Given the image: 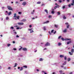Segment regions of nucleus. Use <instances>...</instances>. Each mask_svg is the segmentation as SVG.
<instances>
[{
    "label": "nucleus",
    "instance_id": "nucleus-1",
    "mask_svg": "<svg viewBox=\"0 0 74 74\" xmlns=\"http://www.w3.org/2000/svg\"><path fill=\"white\" fill-rule=\"evenodd\" d=\"M7 8H8L9 10H12V8H11V6H7Z\"/></svg>",
    "mask_w": 74,
    "mask_h": 74
},
{
    "label": "nucleus",
    "instance_id": "nucleus-2",
    "mask_svg": "<svg viewBox=\"0 0 74 74\" xmlns=\"http://www.w3.org/2000/svg\"><path fill=\"white\" fill-rule=\"evenodd\" d=\"M16 18H14V19H15V20H17V19H19V18H20V17L19 16H17Z\"/></svg>",
    "mask_w": 74,
    "mask_h": 74
},
{
    "label": "nucleus",
    "instance_id": "nucleus-3",
    "mask_svg": "<svg viewBox=\"0 0 74 74\" xmlns=\"http://www.w3.org/2000/svg\"><path fill=\"white\" fill-rule=\"evenodd\" d=\"M18 25L21 26V25H23L24 23H18Z\"/></svg>",
    "mask_w": 74,
    "mask_h": 74
},
{
    "label": "nucleus",
    "instance_id": "nucleus-4",
    "mask_svg": "<svg viewBox=\"0 0 74 74\" xmlns=\"http://www.w3.org/2000/svg\"><path fill=\"white\" fill-rule=\"evenodd\" d=\"M50 45V43L48 42H47L45 44V46H49Z\"/></svg>",
    "mask_w": 74,
    "mask_h": 74
},
{
    "label": "nucleus",
    "instance_id": "nucleus-5",
    "mask_svg": "<svg viewBox=\"0 0 74 74\" xmlns=\"http://www.w3.org/2000/svg\"><path fill=\"white\" fill-rule=\"evenodd\" d=\"M26 4H27V3H26V2H24L23 3L22 5H25Z\"/></svg>",
    "mask_w": 74,
    "mask_h": 74
},
{
    "label": "nucleus",
    "instance_id": "nucleus-6",
    "mask_svg": "<svg viewBox=\"0 0 74 74\" xmlns=\"http://www.w3.org/2000/svg\"><path fill=\"white\" fill-rule=\"evenodd\" d=\"M23 50L24 51H27V49L26 48H23Z\"/></svg>",
    "mask_w": 74,
    "mask_h": 74
},
{
    "label": "nucleus",
    "instance_id": "nucleus-7",
    "mask_svg": "<svg viewBox=\"0 0 74 74\" xmlns=\"http://www.w3.org/2000/svg\"><path fill=\"white\" fill-rule=\"evenodd\" d=\"M71 39H69V38H66L65 39V41H67V40H71Z\"/></svg>",
    "mask_w": 74,
    "mask_h": 74
},
{
    "label": "nucleus",
    "instance_id": "nucleus-8",
    "mask_svg": "<svg viewBox=\"0 0 74 74\" xmlns=\"http://www.w3.org/2000/svg\"><path fill=\"white\" fill-rule=\"evenodd\" d=\"M70 43H71V41H70L67 42V44L68 45L69 44H70Z\"/></svg>",
    "mask_w": 74,
    "mask_h": 74
},
{
    "label": "nucleus",
    "instance_id": "nucleus-9",
    "mask_svg": "<svg viewBox=\"0 0 74 74\" xmlns=\"http://www.w3.org/2000/svg\"><path fill=\"white\" fill-rule=\"evenodd\" d=\"M26 20L25 19H24L21 20V22H26Z\"/></svg>",
    "mask_w": 74,
    "mask_h": 74
},
{
    "label": "nucleus",
    "instance_id": "nucleus-10",
    "mask_svg": "<svg viewBox=\"0 0 74 74\" xmlns=\"http://www.w3.org/2000/svg\"><path fill=\"white\" fill-rule=\"evenodd\" d=\"M48 22H49V21H47L46 22L44 23H43L44 24H45V23H48Z\"/></svg>",
    "mask_w": 74,
    "mask_h": 74
},
{
    "label": "nucleus",
    "instance_id": "nucleus-11",
    "mask_svg": "<svg viewBox=\"0 0 74 74\" xmlns=\"http://www.w3.org/2000/svg\"><path fill=\"white\" fill-rule=\"evenodd\" d=\"M14 18H16L17 16H16V13L14 14Z\"/></svg>",
    "mask_w": 74,
    "mask_h": 74
},
{
    "label": "nucleus",
    "instance_id": "nucleus-12",
    "mask_svg": "<svg viewBox=\"0 0 74 74\" xmlns=\"http://www.w3.org/2000/svg\"><path fill=\"white\" fill-rule=\"evenodd\" d=\"M45 12H46L47 14H48V10H47L45 9Z\"/></svg>",
    "mask_w": 74,
    "mask_h": 74
},
{
    "label": "nucleus",
    "instance_id": "nucleus-13",
    "mask_svg": "<svg viewBox=\"0 0 74 74\" xmlns=\"http://www.w3.org/2000/svg\"><path fill=\"white\" fill-rule=\"evenodd\" d=\"M60 58H63L64 57V56L62 55H60Z\"/></svg>",
    "mask_w": 74,
    "mask_h": 74
},
{
    "label": "nucleus",
    "instance_id": "nucleus-14",
    "mask_svg": "<svg viewBox=\"0 0 74 74\" xmlns=\"http://www.w3.org/2000/svg\"><path fill=\"white\" fill-rule=\"evenodd\" d=\"M67 32V29H65L63 31V32H64V33H65V32Z\"/></svg>",
    "mask_w": 74,
    "mask_h": 74
},
{
    "label": "nucleus",
    "instance_id": "nucleus-15",
    "mask_svg": "<svg viewBox=\"0 0 74 74\" xmlns=\"http://www.w3.org/2000/svg\"><path fill=\"white\" fill-rule=\"evenodd\" d=\"M39 61H42L43 60V59L42 58H41L39 59Z\"/></svg>",
    "mask_w": 74,
    "mask_h": 74
},
{
    "label": "nucleus",
    "instance_id": "nucleus-16",
    "mask_svg": "<svg viewBox=\"0 0 74 74\" xmlns=\"http://www.w3.org/2000/svg\"><path fill=\"white\" fill-rule=\"evenodd\" d=\"M55 27H56L57 28V27H58V25H55Z\"/></svg>",
    "mask_w": 74,
    "mask_h": 74
},
{
    "label": "nucleus",
    "instance_id": "nucleus-17",
    "mask_svg": "<svg viewBox=\"0 0 74 74\" xmlns=\"http://www.w3.org/2000/svg\"><path fill=\"white\" fill-rule=\"evenodd\" d=\"M74 49H72L71 50V52H72V53H73L74 52Z\"/></svg>",
    "mask_w": 74,
    "mask_h": 74
},
{
    "label": "nucleus",
    "instance_id": "nucleus-18",
    "mask_svg": "<svg viewBox=\"0 0 74 74\" xmlns=\"http://www.w3.org/2000/svg\"><path fill=\"white\" fill-rule=\"evenodd\" d=\"M66 64V62H64V63L62 64L63 65H65Z\"/></svg>",
    "mask_w": 74,
    "mask_h": 74
},
{
    "label": "nucleus",
    "instance_id": "nucleus-19",
    "mask_svg": "<svg viewBox=\"0 0 74 74\" xmlns=\"http://www.w3.org/2000/svg\"><path fill=\"white\" fill-rule=\"evenodd\" d=\"M69 53L71 55H73V53H71L70 52H69Z\"/></svg>",
    "mask_w": 74,
    "mask_h": 74
},
{
    "label": "nucleus",
    "instance_id": "nucleus-20",
    "mask_svg": "<svg viewBox=\"0 0 74 74\" xmlns=\"http://www.w3.org/2000/svg\"><path fill=\"white\" fill-rule=\"evenodd\" d=\"M23 70V67H21L20 69V71H22Z\"/></svg>",
    "mask_w": 74,
    "mask_h": 74
},
{
    "label": "nucleus",
    "instance_id": "nucleus-21",
    "mask_svg": "<svg viewBox=\"0 0 74 74\" xmlns=\"http://www.w3.org/2000/svg\"><path fill=\"white\" fill-rule=\"evenodd\" d=\"M10 14H11V11H10L9 12V13H8V15H10Z\"/></svg>",
    "mask_w": 74,
    "mask_h": 74
},
{
    "label": "nucleus",
    "instance_id": "nucleus-22",
    "mask_svg": "<svg viewBox=\"0 0 74 74\" xmlns=\"http://www.w3.org/2000/svg\"><path fill=\"white\" fill-rule=\"evenodd\" d=\"M23 67H25V68H27V66L25 65L23 66Z\"/></svg>",
    "mask_w": 74,
    "mask_h": 74
},
{
    "label": "nucleus",
    "instance_id": "nucleus-23",
    "mask_svg": "<svg viewBox=\"0 0 74 74\" xmlns=\"http://www.w3.org/2000/svg\"><path fill=\"white\" fill-rule=\"evenodd\" d=\"M22 48H23V47H21V48L19 49V50L21 51V49H22Z\"/></svg>",
    "mask_w": 74,
    "mask_h": 74
},
{
    "label": "nucleus",
    "instance_id": "nucleus-24",
    "mask_svg": "<svg viewBox=\"0 0 74 74\" xmlns=\"http://www.w3.org/2000/svg\"><path fill=\"white\" fill-rule=\"evenodd\" d=\"M58 45L59 46H60V45H62V44H61V43H58Z\"/></svg>",
    "mask_w": 74,
    "mask_h": 74
},
{
    "label": "nucleus",
    "instance_id": "nucleus-25",
    "mask_svg": "<svg viewBox=\"0 0 74 74\" xmlns=\"http://www.w3.org/2000/svg\"><path fill=\"white\" fill-rule=\"evenodd\" d=\"M10 46H11V44H8V47H10Z\"/></svg>",
    "mask_w": 74,
    "mask_h": 74
},
{
    "label": "nucleus",
    "instance_id": "nucleus-26",
    "mask_svg": "<svg viewBox=\"0 0 74 74\" xmlns=\"http://www.w3.org/2000/svg\"><path fill=\"white\" fill-rule=\"evenodd\" d=\"M43 29L44 30H46V28H45V27H43Z\"/></svg>",
    "mask_w": 74,
    "mask_h": 74
},
{
    "label": "nucleus",
    "instance_id": "nucleus-27",
    "mask_svg": "<svg viewBox=\"0 0 74 74\" xmlns=\"http://www.w3.org/2000/svg\"><path fill=\"white\" fill-rule=\"evenodd\" d=\"M58 14V15H60V12H57Z\"/></svg>",
    "mask_w": 74,
    "mask_h": 74
},
{
    "label": "nucleus",
    "instance_id": "nucleus-28",
    "mask_svg": "<svg viewBox=\"0 0 74 74\" xmlns=\"http://www.w3.org/2000/svg\"><path fill=\"white\" fill-rule=\"evenodd\" d=\"M66 7V5H64V6H63L62 7V8L63 9H64V8H65V7Z\"/></svg>",
    "mask_w": 74,
    "mask_h": 74
},
{
    "label": "nucleus",
    "instance_id": "nucleus-29",
    "mask_svg": "<svg viewBox=\"0 0 74 74\" xmlns=\"http://www.w3.org/2000/svg\"><path fill=\"white\" fill-rule=\"evenodd\" d=\"M70 26V25H68L67 26V28H69V27Z\"/></svg>",
    "mask_w": 74,
    "mask_h": 74
},
{
    "label": "nucleus",
    "instance_id": "nucleus-30",
    "mask_svg": "<svg viewBox=\"0 0 74 74\" xmlns=\"http://www.w3.org/2000/svg\"><path fill=\"white\" fill-rule=\"evenodd\" d=\"M56 6L57 7V8H59V7H60L59 5H57V6Z\"/></svg>",
    "mask_w": 74,
    "mask_h": 74
},
{
    "label": "nucleus",
    "instance_id": "nucleus-31",
    "mask_svg": "<svg viewBox=\"0 0 74 74\" xmlns=\"http://www.w3.org/2000/svg\"><path fill=\"white\" fill-rule=\"evenodd\" d=\"M34 11H35L34 10H33V12H31L32 14H34Z\"/></svg>",
    "mask_w": 74,
    "mask_h": 74
},
{
    "label": "nucleus",
    "instance_id": "nucleus-32",
    "mask_svg": "<svg viewBox=\"0 0 74 74\" xmlns=\"http://www.w3.org/2000/svg\"><path fill=\"white\" fill-rule=\"evenodd\" d=\"M68 62H69V61H70V58H68Z\"/></svg>",
    "mask_w": 74,
    "mask_h": 74
},
{
    "label": "nucleus",
    "instance_id": "nucleus-33",
    "mask_svg": "<svg viewBox=\"0 0 74 74\" xmlns=\"http://www.w3.org/2000/svg\"><path fill=\"white\" fill-rule=\"evenodd\" d=\"M63 18L64 19H66V16H63Z\"/></svg>",
    "mask_w": 74,
    "mask_h": 74
},
{
    "label": "nucleus",
    "instance_id": "nucleus-34",
    "mask_svg": "<svg viewBox=\"0 0 74 74\" xmlns=\"http://www.w3.org/2000/svg\"><path fill=\"white\" fill-rule=\"evenodd\" d=\"M51 13L53 14L55 13V12H54V11H52Z\"/></svg>",
    "mask_w": 74,
    "mask_h": 74
},
{
    "label": "nucleus",
    "instance_id": "nucleus-35",
    "mask_svg": "<svg viewBox=\"0 0 74 74\" xmlns=\"http://www.w3.org/2000/svg\"><path fill=\"white\" fill-rule=\"evenodd\" d=\"M59 72H60V73L61 74H62V72H63V71H59Z\"/></svg>",
    "mask_w": 74,
    "mask_h": 74
},
{
    "label": "nucleus",
    "instance_id": "nucleus-36",
    "mask_svg": "<svg viewBox=\"0 0 74 74\" xmlns=\"http://www.w3.org/2000/svg\"><path fill=\"white\" fill-rule=\"evenodd\" d=\"M61 39H62V41H64V40H65L64 39V38H62Z\"/></svg>",
    "mask_w": 74,
    "mask_h": 74
},
{
    "label": "nucleus",
    "instance_id": "nucleus-37",
    "mask_svg": "<svg viewBox=\"0 0 74 74\" xmlns=\"http://www.w3.org/2000/svg\"><path fill=\"white\" fill-rule=\"evenodd\" d=\"M37 4H41V2H37Z\"/></svg>",
    "mask_w": 74,
    "mask_h": 74
},
{
    "label": "nucleus",
    "instance_id": "nucleus-38",
    "mask_svg": "<svg viewBox=\"0 0 74 74\" xmlns=\"http://www.w3.org/2000/svg\"><path fill=\"white\" fill-rule=\"evenodd\" d=\"M53 31H54V29L52 30L51 32V33H53Z\"/></svg>",
    "mask_w": 74,
    "mask_h": 74
},
{
    "label": "nucleus",
    "instance_id": "nucleus-39",
    "mask_svg": "<svg viewBox=\"0 0 74 74\" xmlns=\"http://www.w3.org/2000/svg\"><path fill=\"white\" fill-rule=\"evenodd\" d=\"M9 19V18H8V17H6V20H8Z\"/></svg>",
    "mask_w": 74,
    "mask_h": 74
},
{
    "label": "nucleus",
    "instance_id": "nucleus-40",
    "mask_svg": "<svg viewBox=\"0 0 74 74\" xmlns=\"http://www.w3.org/2000/svg\"><path fill=\"white\" fill-rule=\"evenodd\" d=\"M16 64H16V63L15 64V66H14V67H16Z\"/></svg>",
    "mask_w": 74,
    "mask_h": 74
},
{
    "label": "nucleus",
    "instance_id": "nucleus-41",
    "mask_svg": "<svg viewBox=\"0 0 74 74\" xmlns=\"http://www.w3.org/2000/svg\"><path fill=\"white\" fill-rule=\"evenodd\" d=\"M44 5H45V4H42L41 5V6H44Z\"/></svg>",
    "mask_w": 74,
    "mask_h": 74
},
{
    "label": "nucleus",
    "instance_id": "nucleus-42",
    "mask_svg": "<svg viewBox=\"0 0 74 74\" xmlns=\"http://www.w3.org/2000/svg\"><path fill=\"white\" fill-rule=\"evenodd\" d=\"M13 50H14V51H16V49L15 48H13Z\"/></svg>",
    "mask_w": 74,
    "mask_h": 74
},
{
    "label": "nucleus",
    "instance_id": "nucleus-43",
    "mask_svg": "<svg viewBox=\"0 0 74 74\" xmlns=\"http://www.w3.org/2000/svg\"><path fill=\"white\" fill-rule=\"evenodd\" d=\"M64 60H66L67 59V57H66L65 56L64 57Z\"/></svg>",
    "mask_w": 74,
    "mask_h": 74
},
{
    "label": "nucleus",
    "instance_id": "nucleus-44",
    "mask_svg": "<svg viewBox=\"0 0 74 74\" xmlns=\"http://www.w3.org/2000/svg\"><path fill=\"white\" fill-rule=\"evenodd\" d=\"M49 34H50V35H51V34H51V32H50V31H49Z\"/></svg>",
    "mask_w": 74,
    "mask_h": 74
},
{
    "label": "nucleus",
    "instance_id": "nucleus-45",
    "mask_svg": "<svg viewBox=\"0 0 74 74\" xmlns=\"http://www.w3.org/2000/svg\"><path fill=\"white\" fill-rule=\"evenodd\" d=\"M65 25H69V23H65Z\"/></svg>",
    "mask_w": 74,
    "mask_h": 74
},
{
    "label": "nucleus",
    "instance_id": "nucleus-46",
    "mask_svg": "<svg viewBox=\"0 0 74 74\" xmlns=\"http://www.w3.org/2000/svg\"><path fill=\"white\" fill-rule=\"evenodd\" d=\"M33 32H34V31H33V30H32V31L30 32V33H33Z\"/></svg>",
    "mask_w": 74,
    "mask_h": 74
},
{
    "label": "nucleus",
    "instance_id": "nucleus-47",
    "mask_svg": "<svg viewBox=\"0 0 74 74\" xmlns=\"http://www.w3.org/2000/svg\"><path fill=\"white\" fill-rule=\"evenodd\" d=\"M10 29H14V27H12L10 28Z\"/></svg>",
    "mask_w": 74,
    "mask_h": 74
},
{
    "label": "nucleus",
    "instance_id": "nucleus-48",
    "mask_svg": "<svg viewBox=\"0 0 74 74\" xmlns=\"http://www.w3.org/2000/svg\"><path fill=\"white\" fill-rule=\"evenodd\" d=\"M69 7H71V4H69Z\"/></svg>",
    "mask_w": 74,
    "mask_h": 74
},
{
    "label": "nucleus",
    "instance_id": "nucleus-49",
    "mask_svg": "<svg viewBox=\"0 0 74 74\" xmlns=\"http://www.w3.org/2000/svg\"><path fill=\"white\" fill-rule=\"evenodd\" d=\"M32 27V25H29V27Z\"/></svg>",
    "mask_w": 74,
    "mask_h": 74
},
{
    "label": "nucleus",
    "instance_id": "nucleus-50",
    "mask_svg": "<svg viewBox=\"0 0 74 74\" xmlns=\"http://www.w3.org/2000/svg\"><path fill=\"white\" fill-rule=\"evenodd\" d=\"M61 38V36H60L58 38V39H59V38Z\"/></svg>",
    "mask_w": 74,
    "mask_h": 74
},
{
    "label": "nucleus",
    "instance_id": "nucleus-51",
    "mask_svg": "<svg viewBox=\"0 0 74 74\" xmlns=\"http://www.w3.org/2000/svg\"><path fill=\"white\" fill-rule=\"evenodd\" d=\"M49 18H51V15L49 16Z\"/></svg>",
    "mask_w": 74,
    "mask_h": 74
},
{
    "label": "nucleus",
    "instance_id": "nucleus-52",
    "mask_svg": "<svg viewBox=\"0 0 74 74\" xmlns=\"http://www.w3.org/2000/svg\"><path fill=\"white\" fill-rule=\"evenodd\" d=\"M59 3H62V1H61V0H59Z\"/></svg>",
    "mask_w": 74,
    "mask_h": 74
},
{
    "label": "nucleus",
    "instance_id": "nucleus-53",
    "mask_svg": "<svg viewBox=\"0 0 74 74\" xmlns=\"http://www.w3.org/2000/svg\"><path fill=\"white\" fill-rule=\"evenodd\" d=\"M54 9H56V8H57L56 6L54 7Z\"/></svg>",
    "mask_w": 74,
    "mask_h": 74
},
{
    "label": "nucleus",
    "instance_id": "nucleus-54",
    "mask_svg": "<svg viewBox=\"0 0 74 74\" xmlns=\"http://www.w3.org/2000/svg\"><path fill=\"white\" fill-rule=\"evenodd\" d=\"M13 44H15V41H13Z\"/></svg>",
    "mask_w": 74,
    "mask_h": 74
},
{
    "label": "nucleus",
    "instance_id": "nucleus-55",
    "mask_svg": "<svg viewBox=\"0 0 74 74\" xmlns=\"http://www.w3.org/2000/svg\"><path fill=\"white\" fill-rule=\"evenodd\" d=\"M16 37H19V36H18V35H17L16 36Z\"/></svg>",
    "mask_w": 74,
    "mask_h": 74
},
{
    "label": "nucleus",
    "instance_id": "nucleus-56",
    "mask_svg": "<svg viewBox=\"0 0 74 74\" xmlns=\"http://www.w3.org/2000/svg\"><path fill=\"white\" fill-rule=\"evenodd\" d=\"M16 29H19V27H18L16 28Z\"/></svg>",
    "mask_w": 74,
    "mask_h": 74
},
{
    "label": "nucleus",
    "instance_id": "nucleus-57",
    "mask_svg": "<svg viewBox=\"0 0 74 74\" xmlns=\"http://www.w3.org/2000/svg\"><path fill=\"white\" fill-rule=\"evenodd\" d=\"M18 13L19 14H21V12H18Z\"/></svg>",
    "mask_w": 74,
    "mask_h": 74
},
{
    "label": "nucleus",
    "instance_id": "nucleus-58",
    "mask_svg": "<svg viewBox=\"0 0 74 74\" xmlns=\"http://www.w3.org/2000/svg\"><path fill=\"white\" fill-rule=\"evenodd\" d=\"M67 2H69L70 1V0H67Z\"/></svg>",
    "mask_w": 74,
    "mask_h": 74
},
{
    "label": "nucleus",
    "instance_id": "nucleus-59",
    "mask_svg": "<svg viewBox=\"0 0 74 74\" xmlns=\"http://www.w3.org/2000/svg\"><path fill=\"white\" fill-rule=\"evenodd\" d=\"M55 10V9H52V10L53 11H54Z\"/></svg>",
    "mask_w": 74,
    "mask_h": 74
},
{
    "label": "nucleus",
    "instance_id": "nucleus-60",
    "mask_svg": "<svg viewBox=\"0 0 74 74\" xmlns=\"http://www.w3.org/2000/svg\"><path fill=\"white\" fill-rule=\"evenodd\" d=\"M28 30L29 31H30L31 30V29H29Z\"/></svg>",
    "mask_w": 74,
    "mask_h": 74
},
{
    "label": "nucleus",
    "instance_id": "nucleus-61",
    "mask_svg": "<svg viewBox=\"0 0 74 74\" xmlns=\"http://www.w3.org/2000/svg\"><path fill=\"white\" fill-rule=\"evenodd\" d=\"M73 74L72 72H71L69 73V74Z\"/></svg>",
    "mask_w": 74,
    "mask_h": 74
},
{
    "label": "nucleus",
    "instance_id": "nucleus-62",
    "mask_svg": "<svg viewBox=\"0 0 74 74\" xmlns=\"http://www.w3.org/2000/svg\"><path fill=\"white\" fill-rule=\"evenodd\" d=\"M61 67H63V65H61Z\"/></svg>",
    "mask_w": 74,
    "mask_h": 74
},
{
    "label": "nucleus",
    "instance_id": "nucleus-63",
    "mask_svg": "<svg viewBox=\"0 0 74 74\" xmlns=\"http://www.w3.org/2000/svg\"><path fill=\"white\" fill-rule=\"evenodd\" d=\"M8 69H11V67H9L8 68Z\"/></svg>",
    "mask_w": 74,
    "mask_h": 74
},
{
    "label": "nucleus",
    "instance_id": "nucleus-64",
    "mask_svg": "<svg viewBox=\"0 0 74 74\" xmlns=\"http://www.w3.org/2000/svg\"><path fill=\"white\" fill-rule=\"evenodd\" d=\"M45 49H47V48H45L44 49V50H45Z\"/></svg>",
    "mask_w": 74,
    "mask_h": 74
}]
</instances>
